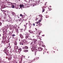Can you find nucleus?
Wrapping results in <instances>:
<instances>
[{
    "label": "nucleus",
    "instance_id": "20e7f679",
    "mask_svg": "<svg viewBox=\"0 0 63 63\" xmlns=\"http://www.w3.org/2000/svg\"><path fill=\"white\" fill-rule=\"evenodd\" d=\"M30 48L32 49V50H32V51H35V52H37V51H38V50L37 49H36V48L35 47H34L33 48V47H32V46H31L30 47Z\"/></svg>",
    "mask_w": 63,
    "mask_h": 63
},
{
    "label": "nucleus",
    "instance_id": "473e14b6",
    "mask_svg": "<svg viewBox=\"0 0 63 63\" xmlns=\"http://www.w3.org/2000/svg\"><path fill=\"white\" fill-rule=\"evenodd\" d=\"M14 44L15 45H17L16 42H15L14 43Z\"/></svg>",
    "mask_w": 63,
    "mask_h": 63
},
{
    "label": "nucleus",
    "instance_id": "09e8293b",
    "mask_svg": "<svg viewBox=\"0 0 63 63\" xmlns=\"http://www.w3.org/2000/svg\"><path fill=\"white\" fill-rule=\"evenodd\" d=\"M35 29H36V31H37V29L36 28H35Z\"/></svg>",
    "mask_w": 63,
    "mask_h": 63
},
{
    "label": "nucleus",
    "instance_id": "de8ad7c7",
    "mask_svg": "<svg viewBox=\"0 0 63 63\" xmlns=\"http://www.w3.org/2000/svg\"><path fill=\"white\" fill-rule=\"evenodd\" d=\"M42 36H45V35H42Z\"/></svg>",
    "mask_w": 63,
    "mask_h": 63
},
{
    "label": "nucleus",
    "instance_id": "dca6fc26",
    "mask_svg": "<svg viewBox=\"0 0 63 63\" xmlns=\"http://www.w3.org/2000/svg\"><path fill=\"white\" fill-rule=\"evenodd\" d=\"M9 36H11V35H12V33L11 32H10L9 33Z\"/></svg>",
    "mask_w": 63,
    "mask_h": 63
},
{
    "label": "nucleus",
    "instance_id": "2f4dec72",
    "mask_svg": "<svg viewBox=\"0 0 63 63\" xmlns=\"http://www.w3.org/2000/svg\"><path fill=\"white\" fill-rule=\"evenodd\" d=\"M7 21H8V22H10V21H11V20H10V19L7 20Z\"/></svg>",
    "mask_w": 63,
    "mask_h": 63
},
{
    "label": "nucleus",
    "instance_id": "6e6552de",
    "mask_svg": "<svg viewBox=\"0 0 63 63\" xmlns=\"http://www.w3.org/2000/svg\"><path fill=\"white\" fill-rule=\"evenodd\" d=\"M15 50H16V51L17 52H18V46H15Z\"/></svg>",
    "mask_w": 63,
    "mask_h": 63
},
{
    "label": "nucleus",
    "instance_id": "603ef678",
    "mask_svg": "<svg viewBox=\"0 0 63 63\" xmlns=\"http://www.w3.org/2000/svg\"><path fill=\"white\" fill-rule=\"evenodd\" d=\"M30 39V40H32V39Z\"/></svg>",
    "mask_w": 63,
    "mask_h": 63
},
{
    "label": "nucleus",
    "instance_id": "393cba45",
    "mask_svg": "<svg viewBox=\"0 0 63 63\" xmlns=\"http://www.w3.org/2000/svg\"><path fill=\"white\" fill-rule=\"evenodd\" d=\"M20 45H23V44L21 42H20Z\"/></svg>",
    "mask_w": 63,
    "mask_h": 63
},
{
    "label": "nucleus",
    "instance_id": "6e6d98bb",
    "mask_svg": "<svg viewBox=\"0 0 63 63\" xmlns=\"http://www.w3.org/2000/svg\"><path fill=\"white\" fill-rule=\"evenodd\" d=\"M38 22H36V24H38Z\"/></svg>",
    "mask_w": 63,
    "mask_h": 63
},
{
    "label": "nucleus",
    "instance_id": "9b49d317",
    "mask_svg": "<svg viewBox=\"0 0 63 63\" xmlns=\"http://www.w3.org/2000/svg\"><path fill=\"white\" fill-rule=\"evenodd\" d=\"M19 36L21 39H23V35H22L21 34H20L19 35Z\"/></svg>",
    "mask_w": 63,
    "mask_h": 63
},
{
    "label": "nucleus",
    "instance_id": "37998d69",
    "mask_svg": "<svg viewBox=\"0 0 63 63\" xmlns=\"http://www.w3.org/2000/svg\"><path fill=\"white\" fill-rule=\"evenodd\" d=\"M6 27H7V28H9V26H8V25H7Z\"/></svg>",
    "mask_w": 63,
    "mask_h": 63
},
{
    "label": "nucleus",
    "instance_id": "72a5a7b5",
    "mask_svg": "<svg viewBox=\"0 0 63 63\" xmlns=\"http://www.w3.org/2000/svg\"><path fill=\"white\" fill-rule=\"evenodd\" d=\"M43 9L42 12H44L45 11V9Z\"/></svg>",
    "mask_w": 63,
    "mask_h": 63
},
{
    "label": "nucleus",
    "instance_id": "3c124183",
    "mask_svg": "<svg viewBox=\"0 0 63 63\" xmlns=\"http://www.w3.org/2000/svg\"><path fill=\"white\" fill-rule=\"evenodd\" d=\"M28 23H27L26 24V25H27V24H28Z\"/></svg>",
    "mask_w": 63,
    "mask_h": 63
},
{
    "label": "nucleus",
    "instance_id": "cd10ccee",
    "mask_svg": "<svg viewBox=\"0 0 63 63\" xmlns=\"http://www.w3.org/2000/svg\"><path fill=\"white\" fill-rule=\"evenodd\" d=\"M21 42L22 43V44H23H23H24V43H25V42H24V41Z\"/></svg>",
    "mask_w": 63,
    "mask_h": 63
},
{
    "label": "nucleus",
    "instance_id": "bf43d9fd",
    "mask_svg": "<svg viewBox=\"0 0 63 63\" xmlns=\"http://www.w3.org/2000/svg\"><path fill=\"white\" fill-rule=\"evenodd\" d=\"M49 7H50V8H51V6H50Z\"/></svg>",
    "mask_w": 63,
    "mask_h": 63
},
{
    "label": "nucleus",
    "instance_id": "c85d7f7f",
    "mask_svg": "<svg viewBox=\"0 0 63 63\" xmlns=\"http://www.w3.org/2000/svg\"><path fill=\"white\" fill-rule=\"evenodd\" d=\"M38 19H39V18H37V17H36L35 20L37 21V20H38Z\"/></svg>",
    "mask_w": 63,
    "mask_h": 63
},
{
    "label": "nucleus",
    "instance_id": "a211bd4d",
    "mask_svg": "<svg viewBox=\"0 0 63 63\" xmlns=\"http://www.w3.org/2000/svg\"><path fill=\"white\" fill-rule=\"evenodd\" d=\"M25 1L27 2H30V0H24Z\"/></svg>",
    "mask_w": 63,
    "mask_h": 63
},
{
    "label": "nucleus",
    "instance_id": "ea45409f",
    "mask_svg": "<svg viewBox=\"0 0 63 63\" xmlns=\"http://www.w3.org/2000/svg\"><path fill=\"white\" fill-rule=\"evenodd\" d=\"M11 46H9L8 47V48H11Z\"/></svg>",
    "mask_w": 63,
    "mask_h": 63
},
{
    "label": "nucleus",
    "instance_id": "bb28decb",
    "mask_svg": "<svg viewBox=\"0 0 63 63\" xmlns=\"http://www.w3.org/2000/svg\"><path fill=\"white\" fill-rule=\"evenodd\" d=\"M24 26L25 27V28L26 29V28H27V25H24Z\"/></svg>",
    "mask_w": 63,
    "mask_h": 63
},
{
    "label": "nucleus",
    "instance_id": "0eeeda50",
    "mask_svg": "<svg viewBox=\"0 0 63 63\" xmlns=\"http://www.w3.org/2000/svg\"><path fill=\"white\" fill-rule=\"evenodd\" d=\"M3 35H5V36H4V38H5V39H6V38H7V32H6L4 31L3 32Z\"/></svg>",
    "mask_w": 63,
    "mask_h": 63
},
{
    "label": "nucleus",
    "instance_id": "5701e85b",
    "mask_svg": "<svg viewBox=\"0 0 63 63\" xmlns=\"http://www.w3.org/2000/svg\"><path fill=\"white\" fill-rule=\"evenodd\" d=\"M11 14H12V15H15V13L14 12H12Z\"/></svg>",
    "mask_w": 63,
    "mask_h": 63
},
{
    "label": "nucleus",
    "instance_id": "c756f323",
    "mask_svg": "<svg viewBox=\"0 0 63 63\" xmlns=\"http://www.w3.org/2000/svg\"><path fill=\"white\" fill-rule=\"evenodd\" d=\"M42 17H43V16H41V17L40 18V20H42V19H43V18H42Z\"/></svg>",
    "mask_w": 63,
    "mask_h": 63
},
{
    "label": "nucleus",
    "instance_id": "a878e982",
    "mask_svg": "<svg viewBox=\"0 0 63 63\" xmlns=\"http://www.w3.org/2000/svg\"><path fill=\"white\" fill-rule=\"evenodd\" d=\"M29 26H32V25L31 24V23L30 22H29Z\"/></svg>",
    "mask_w": 63,
    "mask_h": 63
},
{
    "label": "nucleus",
    "instance_id": "f03ea898",
    "mask_svg": "<svg viewBox=\"0 0 63 63\" xmlns=\"http://www.w3.org/2000/svg\"><path fill=\"white\" fill-rule=\"evenodd\" d=\"M35 2L36 3H34V2H35L34 1L32 2V5L33 4L32 6L33 7H34L35 6H36V5H38V4L40 3V1L39 0L37 1H35Z\"/></svg>",
    "mask_w": 63,
    "mask_h": 63
},
{
    "label": "nucleus",
    "instance_id": "864d4df0",
    "mask_svg": "<svg viewBox=\"0 0 63 63\" xmlns=\"http://www.w3.org/2000/svg\"><path fill=\"white\" fill-rule=\"evenodd\" d=\"M5 16H6V13L4 14Z\"/></svg>",
    "mask_w": 63,
    "mask_h": 63
},
{
    "label": "nucleus",
    "instance_id": "4d7b16f0",
    "mask_svg": "<svg viewBox=\"0 0 63 63\" xmlns=\"http://www.w3.org/2000/svg\"><path fill=\"white\" fill-rule=\"evenodd\" d=\"M3 12H6V11L4 10H3Z\"/></svg>",
    "mask_w": 63,
    "mask_h": 63
},
{
    "label": "nucleus",
    "instance_id": "79ce46f5",
    "mask_svg": "<svg viewBox=\"0 0 63 63\" xmlns=\"http://www.w3.org/2000/svg\"><path fill=\"white\" fill-rule=\"evenodd\" d=\"M13 4H13V5H14V6H15V5H16V4L15 3H13Z\"/></svg>",
    "mask_w": 63,
    "mask_h": 63
},
{
    "label": "nucleus",
    "instance_id": "ddd939ff",
    "mask_svg": "<svg viewBox=\"0 0 63 63\" xmlns=\"http://www.w3.org/2000/svg\"><path fill=\"white\" fill-rule=\"evenodd\" d=\"M24 48H25V49H28V47H27V46H25V47L23 48V49H24Z\"/></svg>",
    "mask_w": 63,
    "mask_h": 63
},
{
    "label": "nucleus",
    "instance_id": "f3484780",
    "mask_svg": "<svg viewBox=\"0 0 63 63\" xmlns=\"http://www.w3.org/2000/svg\"><path fill=\"white\" fill-rule=\"evenodd\" d=\"M29 32H30V33H33V32L31 30H30L29 31Z\"/></svg>",
    "mask_w": 63,
    "mask_h": 63
},
{
    "label": "nucleus",
    "instance_id": "e433bc0d",
    "mask_svg": "<svg viewBox=\"0 0 63 63\" xmlns=\"http://www.w3.org/2000/svg\"><path fill=\"white\" fill-rule=\"evenodd\" d=\"M20 16H23L22 15V14H20Z\"/></svg>",
    "mask_w": 63,
    "mask_h": 63
},
{
    "label": "nucleus",
    "instance_id": "f257e3e1",
    "mask_svg": "<svg viewBox=\"0 0 63 63\" xmlns=\"http://www.w3.org/2000/svg\"><path fill=\"white\" fill-rule=\"evenodd\" d=\"M8 47H5V49H4V50H3V51H4L6 55V57H8V60L9 61L11 60L12 59V57L11 56V55H9V50L7 49Z\"/></svg>",
    "mask_w": 63,
    "mask_h": 63
},
{
    "label": "nucleus",
    "instance_id": "f8f14e48",
    "mask_svg": "<svg viewBox=\"0 0 63 63\" xmlns=\"http://www.w3.org/2000/svg\"><path fill=\"white\" fill-rule=\"evenodd\" d=\"M24 5L23 4H20V8H22L23 7V8H24L25 7H24Z\"/></svg>",
    "mask_w": 63,
    "mask_h": 63
},
{
    "label": "nucleus",
    "instance_id": "8fccbe9b",
    "mask_svg": "<svg viewBox=\"0 0 63 63\" xmlns=\"http://www.w3.org/2000/svg\"><path fill=\"white\" fill-rule=\"evenodd\" d=\"M0 47H2V45H1L0 46Z\"/></svg>",
    "mask_w": 63,
    "mask_h": 63
},
{
    "label": "nucleus",
    "instance_id": "6ab92c4d",
    "mask_svg": "<svg viewBox=\"0 0 63 63\" xmlns=\"http://www.w3.org/2000/svg\"><path fill=\"white\" fill-rule=\"evenodd\" d=\"M20 20H21V19L20 18V19H17L16 20V22H17V21H20Z\"/></svg>",
    "mask_w": 63,
    "mask_h": 63
},
{
    "label": "nucleus",
    "instance_id": "052dcab7",
    "mask_svg": "<svg viewBox=\"0 0 63 63\" xmlns=\"http://www.w3.org/2000/svg\"><path fill=\"white\" fill-rule=\"evenodd\" d=\"M3 14H5V13L4 12H3Z\"/></svg>",
    "mask_w": 63,
    "mask_h": 63
},
{
    "label": "nucleus",
    "instance_id": "423d86ee",
    "mask_svg": "<svg viewBox=\"0 0 63 63\" xmlns=\"http://www.w3.org/2000/svg\"><path fill=\"white\" fill-rule=\"evenodd\" d=\"M8 6H7L8 7H9V8H15V6L13 4H8Z\"/></svg>",
    "mask_w": 63,
    "mask_h": 63
},
{
    "label": "nucleus",
    "instance_id": "a18cd8bd",
    "mask_svg": "<svg viewBox=\"0 0 63 63\" xmlns=\"http://www.w3.org/2000/svg\"><path fill=\"white\" fill-rule=\"evenodd\" d=\"M42 47H45V45H44V46H42Z\"/></svg>",
    "mask_w": 63,
    "mask_h": 63
},
{
    "label": "nucleus",
    "instance_id": "4468645a",
    "mask_svg": "<svg viewBox=\"0 0 63 63\" xmlns=\"http://www.w3.org/2000/svg\"><path fill=\"white\" fill-rule=\"evenodd\" d=\"M41 34V32H36L37 35H40V34Z\"/></svg>",
    "mask_w": 63,
    "mask_h": 63
},
{
    "label": "nucleus",
    "instance_id": "2eb2a0df",
    "mask_svg": "<svg viewBox=\"0 0 63 63\" xmlns=\"http://www.w3.org/2000/svg\"><path fill=\"white\" fill-rule=\"evenodd\" d=\"M24 50L23 51L24 52H26L27 51H28V50L27 49H24Z\"/></svg>",
    "mask_w": 63,
    "mask_h": 63
},
{
    "label": "nucleus",
    "instance_id": "aec40b11",
    "mask_svg": "<svg viewBox=\"0 0 63 63\" xmlns=\"http://www.w3.org/2000/svg\"><path fill=\"white\" fill-rule=\"evenodd\" d=\"M13 26V25H11L10 26V30H12V29H13V27H12V26Z\"/></svg>",
    "mask_w": 63,
    "mask_h": 63
},
{
    "label": "nucleus",
    "instance_id": "b1692460",
    "mask_svg": "<svg viewBox=\"0 0 63 63\" xmlns=\"http://www.w3.org/2000/svg\"><path fill=\"white\" fill-rule=\"evenodd\" d=\"M16 32H18V29H16Z\"/></svg>",
    "mask_w": 63,
    "mask_h": 63
},
{
    "label": "nucleus",
    "instance_id": "9d476101",
    "mask_svg": "<svg viewBox=\"0 0 63 63\" xmlns=\"http://www.w3.org/2000/svg\"><path fill=\"white\" fill-rule=\"evenodd\" d=\"M38 51H42L43 50V48L41 47H39L38 48Z\"/></svg>",
    "mask_w": 63,
    "mask_h": 63
},
{
    "label": "nucleus",
    "instance_id": "4be33fe9",
    "mask_svg": "<svg viewBox=\"0 0 63 63\" xmlns=\"http://www.w3.org/2000/svg\"><path fill=\"white\" fill-rule=\"evenodd\" d=\"M40 35H38L37 34L36 35V37L37 38H39L40 37Z\"/></svg>",
    "mask_w": 63,
    "mask_h": 63
},
{
    "label": "nucleus",
    "instance_id": "4c0bfd02",
    "mask_svg": "<svg viewBox=\"0 0 63 63\" xmlns=\"http://www.w3.org/2000/svg\"><path fill=\"white\" fill-rule=\"evenodd\" d=\"M2 60V58L1 57H0V62Z\"/></svg>",
    "mask_w": 63,
    "mask_h": 63
},
{
    "label": "nucleus",
    "instance_id": "69168bd1",
    "mask_svg": "<svg viewBox=\"0 0 63 63\" xmlns=\"http://www.w3.org/2000/svg\"><path fill=\"white\" fill-rule=\"evenodd\" d=\"M41 20H40V21H41Z\"/></svg>",
    "mask_w": 63,
    "mask_h": 63
},
{
    "label": "nucleus",
    "instance_id": "e2e57ef3",
    "mask_svg": "<svg viewBox=\"0 0 63 63\" xmlns=\"http://www.w3.org/2000/svg\"><path fill=\"white\" fill-rule=\"evenodd\" d=\"M30 28H31V26H30Z\"/></svg>",
    "mask_w": 63,
    "mask_h": 63
},
{
    "label": "nucleus",
    "instance_id": "1a4fd4ad",
    "mask_svg": "<svg viewBox=\"0 0 63 63\" xmlns=\"http://www.w3.org/2000/svg\"><path fill=\"white\" fill-rule=\"evenodd\" d=\"M28 33H27L25 34V35L26 36V39H27V38H29V35H28Z\"/></svg>",
    "mask_w": 63,
    "mask_h": 63
},
{
    "label": "nucleus",
    "instance_id": "13d9d810",
    "mask_svg": "<svg viewBox=\"0 0 63 63\" xmlns=\"http://www.w3.org/2000/svg\"><path fill=\"white\" fill-rule=\"evenodd\" d=\"M9 17V19H11V17Z\"/></svg>",
    "mask_w": 63,
    "mask_h": 63
},
{
    "label": "nucleus",
    "instance_id": "774afa93",
    "mask_svg": "<svg viewBox=\"0 0 63 63\" xmlns=\"http://www.w3.org/2000/svg\"><path fill=\"white\" fill-rule=\"evenodd\" d=\"M28 22H30V21H28Z\"/></svg>",
    "mask_w": 63,
    "mask_h": 63
},
{
    "label": "nucleus",
    "instance_id": "680f3d73",
    "mask_svg": "<svg viewBox=\"0 0 63 63\" xmlns=\"http://www.w3.org/2000/svg\"><path fill=\"white\" fill-rule=\"evenodd\" d=\"M1 34H0V37H1Z\"/></svg>",
    "mask_w": 63,
    "mask_h": 63
},
{
    "label": "nucleus",
    "instance_id": "f704fd0d",
    "mask_svg": "<svg viewBox=\"0 0 63 63\" xmlns=\"http://www.w3.org/2000/svg\"><path fill=\"white\" fill-rule=\"evenodd\" d=\"M16 36V35H15V34H12L13 37H14V36Z\"/></svg>",
    "mask_w": 63,
    "mask_h": 63
},
{
    "label": "nucleus",
    "instance_id": "58836bf2",
    "mask_svg": "<svg viewBox=\"0 0 63 63\" xmlns=\"http://www.w3.org/2000/svg\"><path fill=\"white\" fill-rule=\"evenodd\" d=\"M48 9L49 11H51L52 10V9L50 8H49Z\"/></svg>",
    "mask_w": 63,
    "mask_h": 63
},
{
    "label": "nucleus",
    "instance_id": "c9c22d12",
    "mask_svg": "<svg viewBox=\"0 0 63 63\" xmlns=\"http://www.w3.org/2000/svg\"><path fill=\"white\" fill-rule=\"evenodd\" d=\"M1 25H2V23L0 22V26H1Z\"/></svg>",
    "mask_w": 63,
    "mask_h": 63
},
{
    "label": "nucleus",
    "instance_id": "412c9836",
    "mask_svg": "<svg viewBox=\"0 0 63 63\" xmlns=\"http://www.w3.org/2000/svg\"><path fill=\"white\" fill-rule=\"evenodd\" d=\"M38 25L39 26H41L42 25V24L41 23H39L38 24Z\"/></svg>",
    "mask_w": 63,
    "mask_h": 63
},
{
    "label": "nucleus",
    "instance_id": "c03bdc74",
    "mask_svg": "<svg viewBox=\"0 0 63 63\" xmlns=\"http://www.w3.org/2000/svg\"><path fill=\"white\" fill-rule=\"evenodd\" d=\"M46 50V51H47V49H45L44 50Z\"/></svg>",
    "mask_w": 63,
    "mask_h": 63
},
{
    "label": "nucleus",
    "instance_id": "5fc2aeb1",
    "mask_svg": "<svg viewBox=\"0 0 63 63\" xmlns=\"http://www.w3.org/2000/svg\"><path fill=\"white\" fill-rule=\"evenodd\" d=\"M13 58H15V57L14 56Z\"/></svg>",
    "mask_w": 63,
    "mask_h": 63
},
{
    "label": "nucleus",
    "instance_id": "a19ab883",
    "mask_svg": "<svg viewBox=\"0 0 63 63\" xmlns=\"http://www.w3.org/2000/svg\"><path fill=\"white\" fill-rule=\"evenodd\" d=\"M49 17V16H46V18H47V17Z\"/></svg>",
    "mask_w": 63,
    "mask_h": 63
},
{
    "label": "nucleus",
    "instance_id": "49530a36",
    "mask_svg": "<svg viewBox=\"0 0 63 63\" xmlns=\"http://www.w3.org/2000/svg\"><path fill=\"white\" fill-rule=\"evenodd\" d=\"M33 26H35V23H33Z\"/></svg>",
    "mask_w": 63,
    "mask_h": 63
},
{
    "label": "nucleus",
    "instance_id": "7c9ffc66",
    "mask_svg": "<svg viewBox=\"0 0 63 63\" xmlns=\"http://www.w3.org/2000/svg\"><path fill=\"white\" fill-rule=\"evenodd\" d=\"M16 27H13V29H16Z\"/></svg>",
    "mask_w": 63,
    "mask_h": 63
},
{
    "label": "nucleus",
    "instance_id": "7ed1b4c3",
    "mask_svg": "<svg viewBox=\"0 0 63 63\" xmlns=\"http://www.w3.org/2000/svg\"><path fill=\"white\" fill-rule=\"evenodd\" d=\"M32 41L33 42V44L32 45V46L34 47V46H36V44H37V40L35 39H33Z\"/></svg>",
    "mask_w": 63,
    "mask_h": 63
},
{
    "label": "nucleus",
    "instance_id": "0e129e2a",
    "mask_svg": "<svg viewBox=\"0 0 63 63\" xmlns=\"http://www.w3.org/2000/svg\"><path fill=\"white\" fill-rule=\"evenodd\" d=\"M19 41H20V40L19 39Z\"/></svg>",
    "mask_w": 63,
    "mask_h": 63
},
{
    "label": "nucleus",
    "instance_id": "338daca9",
    "mask_svg": "<svg viewBox=\"0 0 63 63\" xmlns=\"http://www.w3.org/2000/svg\"><path fill=\"white\" fill-rule=\"evenodd\" d=\"M38 23H40V21H39Z\"/></svg>",
    "mask_w": 63,
    "mask_h": 63
},
{
    "label": "nucleus",
    "instance_id": "39448f33",
    "mask_svg": "<svg viewBox=\"0 0 63 63\" xmlns=\"http://www.w3.org/2000/svg\"><path fill=\"white\" fill-rule=\"evenodd\" d=\"M6 39L5 38L3 39L2 41H1V44L3 43V44H5V42H6Z\"/></svg>",
    "mask_w": 63,
    "mask_h": 63
}]
</instances>
